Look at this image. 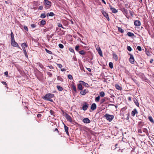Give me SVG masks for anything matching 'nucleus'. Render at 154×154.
<instances>
[{"label": "nucleus", "instance_id": "obj_51", "mask_svg": "<svg viewBox=\"0 0 154 154\" xmlns=\"http://www.w3.org/2000/svg\"><path fill=\"white\" fill-rule=\"evenodd\" d=\"M47 74L49 75L50 77H51L52 75V73L50 72H47Z\"/></svg>", "mask_w": 154, "mask_h": 154}, {"label": "nucleus", "instance_id": "obj_12", "mask_svg": "<svg viewBox=\"0 0 154 154\" xmlns=\"http://www.w3.org/2000/svg\"><path fill=\"white\" fill-rule=\"evenodd\" d=\"M11 44L14 47H18V44L15 41L13 42H11Z\"/></svg>", "mask_w": 154, "mask_h": 154}, {"label": "nucleus", "instance_id": "obj_42", "mask_svg": "<svg viewBox=\"0 0 154 154\" xmlns=\"http://www.w3.org/2000/svg\"><path fill=\"white\" fill-rule=\"evenodd\" d=\"M38 66L40 67L41 68H44V66H43L40 63H38Z\"/></svg>", "mask_w": 154, "mask_h": 154}, {"label": "nucleus", "instance_id": "obj_38", "mask_svg": "<svg viewBox=\"0 0 154 154\" xmlns=\"http://www.w3.org/2000/svg\"><path fill=\"white\" fill-rule=\"evenodd\" d=\"M24 54L26 57H28V55L27 54V52L26 50H23Z\"/></svg>", "mask_w": 154, "mask_h": 154}, {"label": "nucleus", "instance_id": "obj_24", "mask_svg": "<svg viewBox=\"0 0 154 154\" xmlns=\"http://www.w3.org/2000/svg\"><path fill=\"white\" fill-rule=\"evenodd\" d=\"M82 84H81L80 83L78 84V88L80 90H82Z\"/></svg>", "mask_w": 154, "mask_h": 154}, {"label": "nucleus", "instance_id": "obj_45", "mask_svg": "<svg viewBox=\"0 0 154 154\" xmlns=\"http://www.w3.org/2000/svg\"><path fill=\"white\" fill-rule=\"evenodd\" d=\"M69 51L72 53H74V49L72 48H69Z\"/></svg>", "mask_w": 154, "mask_h": 154}, {"label": "nucleus", "instance_id": "obj_8", "mask_svg": "<svg viewBox=\"0 0 154 154\" xmlns=\"http://www.w3.org/2000/svg\"><path fill=\"white\" fill-rule=\"evenodd\" d=\"M79 82L80 84L86 87H89V85L88 83H85L83 81H79Z\"/></svg>", "mask_w": 154, "mask_h": 154}, {"label": "nucleus", "instance_id": "obj_10", "mask_svg": "<svg viewBox=\"0 0 154 154\" xmlns=\"http://www.w3.org/2000/svg\"><path fill=\"white\" fill-rule=\"evenodd\" d=\"M138 113V112L137 110L136 109H134V110L132 111L131 115L132 116H134L135 114H137Z\"/></svg>", "mask_w": 154, "mask_h": 154}, {"label": "nucleus", "instance_id": "obj_1", "mask_svg": "<svg viewBox=\"0 0 154 154\" xmlns=\"http://www.w3.org/2000/svg\"><path fill=\"white\" fill-rule=\"evenodd\" d=\"M54 95L53 94H46L44 97V99L45 100L49 101L51 102H53V100L51 99V98H53L54 97Z\"/></svg>", "mask_w": 154, "mask_h": 154}, {"label": "nucleus", "instance_id": "obj_13", "mask_svg": "<svg viewBox=\"0 0 154 154\" xmlns=\"http://www.w3.org/2000/svg\"><path fill=\"white\" fill-rule=\"evenodd\" d=\"M88 90L85 89L84 90L81 91L80 92V94L82 95H84L88 93Z\"/></svg>", "mask_w": 154, "mask_h": 154}, {"label": "nucleus", "instance_id": "obj_23", "mask_svg": "<svg viewBox=\"0 0 154 154\" xmlns=\"http://www.w3.org/2000/svg\"><path fill=\"white\" fill-rule=\"evenodd\" d=\"M46 21L45 20H42L41 21V24H40V26H43L46 23Z\"/></svg>", "mask_w": 154, "mask_h": 154}, {"label": "nucleus", "instance_id": "obj_18", "mask_svg": "<svg viewBox=\"0 0 154 154\" xmlns=\"http://www.w3.org/2000/svg\"><path fill=\"white\" fill-rule=\"evenodd\" d=\"M115 86L116 88L118 90H121L122 89V87L118 84H116Z\"/></svg>", "mask_w": 154, "mask_h": 154}, {"label": "nucleus", "instance_id": "obj_33", "mask_svg": "<svg viewBox=\"0 0 154 154\" xmlns=\"http://www.w3.org/2000/svg\"><path fill=\"white\" fill-rule=\"evenodd\" d=\"M109 66L111 69H112L113 67V64L112 62H109Z\"/></svg>", "mask_w": 154, "mask_h": 154}, {"label": "nucleus", "instance_id": "obj_40", "mask_svg": "<svg viewBox=\"0 0 154 154\" xmlns=\"http://www.w3.org/2000/svg\"><path fill=\"white\" fill-rule=\"evenodd\" d=\"M59 47L60 48H63L64 47V46L63 45L61 44H59L58 45Z\"/></svg>", "mask_w": 154, "mask_h": 154}, {"label": "nucleus", "instance_id": "obj_44", "mask_svg": "<svg viewBox=\"0 0 154 154\" xmlns=\"http://www.w3.org/2000/svg\"><path fill=\"white\" fill-rule=\"evenodd\" d=\"M50 29L49 28H46V29H43V31H44V32H47L50 30Z\"/></svg>", "mask_w": 154, "mask_h": 154}, {"label": "nucleus", "instance_id": "obj_47", "mask_svg": "<svg viewBox=\"0 0 154 154\" xmlns=\"http://www.w3.org/2000/svg\"><path fill=\"white\" fill-rule=\"evenodd\" d=\"M137 50L139 51H141L142 50L140 46H138L137 47Z\"/></svg>", "mask_w": 154, "mask_h": 154}, {"label": "nucleus", "instance_id": "obj_49", "mask_svg": "<svg viewBox=\"0 0 154 154\" xmlns=\"http://www.w3.org/2000/svg\"><path fill=\"white\" fill-rule=\"evenodd\" d=\"M79 45H76L75 47V50L76 51H78L79 50Z\"/></svg>", "mask_w": 154, "mask_h": 154}, {"label": "nucleus", "instance_id": "obj_27", "mask_svg": "<svg viewBox=\"0 0 154 154\" xmlns=\"http://www.w3.org/2000/svg\"><path fill=\"white\" fill-rule=\"evenodd\" d=\"M100 97H103L105 95V94L103 91H101L100 93Z\"/></svg>", "mask_w": 154, "mask_h": 154}, {"label": "nucleus", "instance_id": "obj_37", "mask_svg": "<svg viewBox=\"0 0 154 154\" xmlns=\"http://www.w3.org/2000/svg\"><path fill=\"white\" fill-rule=\"evenodd\" d=\"M98 54H99L100 55V56H103V54H102V51L101 50H99V51H98Z\"/></svg>", "mask_w": 154, "mask_h": 154}, {"label": "nucleus", "instance_id": "obj_5", "mask_svg": "<svg viewBox=\"0 0 154 154\" xmlns=\"http://www.w3.org/2000/svg\"><path fill=\"white\" fill-rule=\"evenodd\" d=\"M130 58L129 60L130 62L132 64H134V59L133 55L132 54H130Z\"/></svg>", "mask_w": 154, "mask_h": 154}, {"label": "nucleus", "instance_id": "obj_63", "mask_svg": "<svg viewBox=\"0 0 154 154\" xmlns=\"http://www.w3.org/2000/svg\"><path fill=\"white\" fill-rule=\"evenodd\" d=\"M2 83L4 85H7V84L6 82H2Z\"/></svg>", "mask_w": 154, "mask_h": 154}, {"label": "nucleus", "instance_id": "obj_57", "mask_svg": "<svg viewBox=\"0 0 154 154\" xmlns=\"http://www.w3.org/2000/svg\"><path fill=\"white\" fill-rule=\"evenodd\" d=\"M50 112L51 114V115H53V113H54V112L53 111L51 110L50 111Z\"/></svg>", "mask_w": 154, "mask_h": 154}, {"label": "nucleus", "instance_id": "obj_25", "mask_svg": "<svg viewBox=\"0 0 154 154\" xmlns=\"http://www.w3.org/2000/svg\"><path fill=\"white\" fill-rule=\"evenodd\" d=\"M127 35L130 37H133L134 36V34L132 32H128L127 33Z\"/></svg>", "mask_w": 154, "mask_h": 154}, {"label": "nucleus", "instance_id": "obj_15", "mask_svg": "<svg viewBox=\"0 0 154 154\" xmlns=\"http://www.w3.org/2000/svg\"><path fill=\"white\" fill-rule=\"evenodd\" d=\"M97 107L95 103H93L91 106V109L92 110H94L96 109Z\"/></svg>", "mask_w": 154, "mask_h": 154}, {"label": "nucleus", "instance_id": "obj_14", "mask_svg": "<svg viewBox=\"0 0 154 154\" xmlns=\"http://www.w3.org/2000/svg\"><path fill=\"white\" fill-rule=\"evenodd\" d=\"M64 129L65 131V132L66 134L68 135H69V133L68 132V128L66 126L65 124L64 125Z\"/></svg>", "mask_w": 154, "mask_h": 154}, {"label": "nucleus", "instance_id": "obj_48", "mask_svg": "<svg viewBox=\"0 0 154 154\" xmlns=\"http://www.w3.org/2000/svg\"><path fill=\"white\" fill-rule=\"evenodd\" d=\"M57 65L60 68H61L62 67V65L60 64H57Z\"/></svg>", "mask_w": 154, "mask_h": 154}, {"label": "nucleus", "instance_id": "obj_64", "mask_svg": "<svg viewBox=\"0 0 154 154\" xmlns=\"http://www.w3.org/2000/svg\"><path fill=\"white\" fill-rule=\"evenodd\" d=\"M128 99L129 100V101H131V98L129 97L128 98Z\"/></svg>", "mask_w": 154, "mask_h": 154}, {"label": "nucleus", "instance_id": "obj_6", "mask_svg": "<svg viewBox=\"0 0 154 154\" xmlns=\"http://www.w3.org/2000/svg\"><path fill=\"white\" fill-rule=\"evenodd\" d=\"M101 12L102 14L103 15V16L106 18L108 20H109V17L108 14L106 13L103 10H102L101 11Z\"/></svg>", "mask_w": 154, "mask_h": 154}, {"label": "nucleus", "instance_id": "obj_11", "mask_svg": "<svg viewBox=\"0 0 154 154\" xmlns=\"http://www.w3.org/2000/svg\"><path fill=\"white\" fill-rule=\"evenodd\" d=\"M134 23L135 26H140L141 25L140 22L139 20H137L135 21Z\"/></svg>", "mask_w": 154, "mask_h": 154}, {"label": "nucleus", "instance_id": "obj_2", "mask_svg": "<svg viewBox=\"0 0 154 154\" xmlns=\"http://www.w3.org/2000/svg\"><path fill=\"white\" fill-rule=\"evenodd\" d=\"M107 120H109V122L111 121L114 118L113 115H111L108 114H106L104 116Z\"/></svg>", "mask_w": 154, "mask_h": 154}, {"label": "nucleus", "instance_id": "obj_36", "mask_svg": "<svg viewBox=\"0 0 154 154\" xmlns=\"http://www.w3.org/2000/svg\"><path fill=\"white\" fill-rule=\"evenodd\" d=\"M46 17V15L44 13L41 14L40 16V17L43 18H45Z\"/></svg>", "mask_w": 154, "mask_h": 154}, {"label": "nucleus", "instance_id": "obj_41", "mask_svg": "<svg viewBox=\"0 0 154 154\" xmlns=\"http://www.w3.org/2000/svg\"><path fill=\"white\" fill-rule=\"evenodd\" d=\"M127 49L129 51H131L132 50V48L130 46H128L127 47Z\"/></svg>", "mask_w": 154, "mask_h": 154}, {"label": "nucleus", "instance_id": "obj_26", "mask_svg": "<svg viewBox=\"0 0 154 154\" xmlns=\"http://www.w3.org/2000/svg\"><path fill=\"white\" fill-rule=\"evenodd\" d=\"M54 15V14L52 12H51L49 13V14H47V16H49L51 17H53Z\"/></svg>", "mask_w": 154, "mask_h": 154}, {"label": "nucleus", "instance_id": "obj_16", "mask_svg": "<svg viewBox=\"0 0 154 154\" xmlns=\"http://www.w3.org/2000/svg\"><path fill=\"white\" fill-rule=\"evenodd\" d=\"M11 42H13L15 41L14 35L13 34V33L12 31V30H11Z\"/></svg>", "mask_w": 154, "mask_h": 154}, {"label": "nucleus", "instance_id": "obj_60", "mask_svg": "<svg viewBox=\"0 0 154 154\" xmlns=\"http://www.w3.org/2000/svg\"><path fill=\"white\" fill-rule=\"evenodd\" d=\"M86 69L89 72H91V70L90 68H86Z\"/></svg>", "mask_w": 154, "mask_h": 154}, {"label": "nucleus", "instance_id": "obj_56", "mask_svg": "<svg viewBox=\"0 0 154 154\" xmlns=\"http://www.w3.org/2000/svg\"><path fill=\"white\" fill-rule=\"evenodd\" d=\"M24 29L27 31H28V28L26 26H25L24 27Z\"/></svg>", "mask_w": 154, "mask_h": 154}, {"label": "nucleus", "instance_id": "obj_28", "mask_svg": "<svg viewBox=\"0 0 154 154\" xmlns=\"http://www.w3.org/2000/svg\"><path fill=\"white\" fill-rule=\"evenodd\" d=\"M85 51L84 50H82L79 52V53L82 55H84L85 54Z\"/></svg>", "mask_w": 154, "mask_h": 154}, {"label": "nucleus", "instance_id": "obj_31", "mask_svg": "<svg viewBox=\"0 0 154 154\" xmlns=\"http://www.w3.org/2000/svg\"><path fill=\"white\" fill-rule=\"evenodd\" d=\"M100 96H98L95 98V100L96 102H98L100 100Z\"/></svg>", "mask_w": 154, "mask_h": 154}, {"label": "nucleus", "instance_id": "obj_35", "mask_svg": "<svg viewBox=\"0 0 154 154\" xmlns=\"http://www.w3.org/2000/svg\"><path fill=\"white\" fill-rule=\"evenodd\" d=\"M45 50L48 53V54H52V52L51 51H50L48 50V49H45Z\"/></svg>", "mask_w": 154, "mask_h": 154}, {"label": "nucleus", "instance_id": "obj_29", "mask_svg": "<svg viewBox=\"0 0 154 154\" xmlns=\"http://www.w3.org/2000/svg\"><path fill=\"white\" fill-rule=\"evenodd\" d=\"M148 119L152 123H154V121L152 118V117L151 116H149L148 117Z\"/></svg>", "mask_w": 154, "mask_h": 154}, {"label": "nucleus", "instance_id": "obj_19", "mask_svg": "<svg viewBox=\"0 0 154 154\" xmlns=\"http://www.w3.org/2000/svg\"><path fill=\"white\" fill-rule=\"evenodd\" d=\"M22 47L23 50H26L25 48L27 47V45L25 43H23L22 44Z\"/></svg>", "mask_w": 154, "mask_h": 154}, {"label": "nucleus", "instance_id": "obj_30", "mask_svg": "<svg viewBox=\"0 0 154 154\" xmlns=\"http://www.w3.org/2000/svg\"><path fill=\"white\" fill-rule=\"evenodd\" d=\"M143 131L148 136V131L147 129L145 128H143Z\"/></svg>", "mask_w": 154, "mask_h": 154}, {"label": "nucleus", "instance_id": "obj_46", "mask_svg": "<svg viewBox=\"0 0 154 154\" xmlns=\"http://www.w3.org/2000/svg\"><path fill=\"white\" fill-rule=\"evenodd\" d=\"M105 101V100L104 98H102L101 100L100 104H102Z\"/></svg>", "mask_w": 154, "mask_h": 154}, {"label": "nucleus", "instance_id": "obj_61", "mask_svg": "<svg viewBox=\"0 0 154 154\" xmlns=\"http://www.w3.org/2000/svg\"><path fill=\"white\" fill-rule=\"evenodd\" d=\"M37 116L38 117H41V114H38Z\"/></svg>", "mask_w": 154, "mask_h": 154}, {"label": "nucleus", "instance_id": "obj_58", "mask_svg": "<svg viewBox=\"0 0 154 154\" xmlns=\"http://www.w3.org/2000/svg\"><path fill=\"white\" fill-rule=\"evenodd\" d=\"M31 26L32 28H35V26L34 24H32L31 25Z\"/></svg>", "mask_w": 154, "mask_h": 154}, {"label": "nucleus", "instance_id": "obj_17", "mask_svg": "<svg viewBox=\"0 0 154 154\" xmlns=\"http://www.w3.org/2000/svg\"><path fill=\"white\" fill-rule=\"evenodd\" d=\"M110 8L113 13H116L117 12V11L114 8H112L111 6L110 7Z\"/></svg>", "mask_w": 154, "mask_h": 154}, {"label": "nucleus", "instance_id": "obj_21", "mask_svg": "<svg viewBox=\"0 0 154 154\" xmlns=\"http://www.w3.org/2000/svg\"><path fill=\"white\" fill-rule=\"evenodd\" d=\"M71 87L73 88L74 91L75 92H77V90L75 85L74 84L71 85Z\"/></svg>", "mask_w": 154, "mask_h": 154}, {"label": "nucleus", "instance_id": "obj_4", "mask_svg": "<svg viewBox=\"0 0 154 154\" xmlns=\"http://www.w3.org/2000/svg\"><path fill=\"white\" fill-rule=\"evenodd\" d=\"M65 118L66 119L70 122H72V120L71 117L68 114L66 113L65 114Z\"/></svg>", "mask_w": 154, "mask_h": 154}, {"label": "nucleus", "instance_id": "obj_53", "mask_svg": "<svg viewBox=\"0 0 154 154\" xmlns=\"http://www.w3.org/2000/svg\"><path fill=\"white\" fill-rule=\"evenodd\" d=\"M47 67H49L51 69H54L53 67L51 65L48 66H47Z\"/></svg>", "mask_w": 154, "mask_h": 154}, {"label": "nucleus", "instance_id": "obj_9", "mask_svg": "<svg viewBox=\"0 0 154 154\" xmlns=\"http://www.w3.org/2000/svg\"><path fill=\"white\" fill-rule=\"evenodd\" d=\"M83 122L85 123H89L91 122L90 120L87 118L84 119Z\"/></svg>", "mask_w": 154, "mask_h": 154}, {"label": "nucleus", "instance_id": "obj_52", "mask_svg": "<svg viewBox=\"0 0 154 154\" xmlns=\"http://www.w3.org/2000/svg\"><path fill=\"white\" fill-rule=\"evenodd\" d=\"M43 7L42 6H40L38 8V10H42V9H43Z\"/></svg>", "mask_w": 154, "mask_h": 154}, {"label": "nucleus", "instance_id": "obj_32", "mask_svg": "<svg viewBox=\"0 0 154 154\" xmlns=\"http://www.w3.org/2000/svg\"><path fill=\"white\" fill-rule=\"evenodd\" d=\"M118 30L121 33H123L124 32V30L122 29L121 27H118Z\"/></svg>", "mask_w": 154, "mask_h": 154}, {"label": "nucleus", "instance_id": "obj_43", "mask_svg": "<svg viewBox=\"0 0 154 154\" xmlns=\"http://www.w3.org/2000/svg\"><path fill=\"white\" fill-rule=\"evenodd\" d=\"M68 77L70 79H72L73 78L72 77V75L70 74H69L68 75Z\"/></svg>", "mask_w": 154, "mask_h": 154}, {"label": "nucleus", "instance_id": "obj_55", "mask_svg": "<svg viewBox=\"0 0 154 154\" xmlns=\"http://www.w3.org/2000/svg\"><path fill=\"white\" fill-rule=\"evenodd\" d=\"M4 74H5V75H6L7 77L8 76V71L5 72L4 73Z\"/></svg>", "mask_w": 154, "mask_h": 154}, {"label": "nucleus", "instance_id": "obj_22", "mask_svg": "<svg viewBox=\"0 0 154 154\" xmlns=\"http://www.w3.org/2000/svg\"><path fill=\"white\" fill-rule=\"evenodd\" d=\"M134 101L136 105L138 107H139V104L137 100L136 99H135L134 100Z\"/></svg>", "mask_w": 154, "mask_h": 154}, {"label": "nucleus", "instance_id": "obj_62", "mask_svg": "<svg viewBox=\"0 0 154 154\" xmlns=\"http://www.w3.org/2000/svg\"><path fill=\"white\" fill-rule=\"evenodd\" d=\"M61 70L62 71H66V69H61Z\"/></svg>", "mask_w": 154, "mask_h": 154}, {"label": "nucleus", "instance_id": "obj_54", "mask_svg": "<svg viewBox=\"0 0 154 154\" xmlns=\"http://www.w3.org/2000/svg\"><path fill=\"white\" fill-rule=\"evenodd\" d=\"M138 133H142V131L141 129H139L138 130Z\"/></svg>", "mask_w": 154, "mask_h": 154}, {"label": "nucleus", "instance_id": "obj_39", "mask_svg": "<svg viewBox=\"0 0 154 154\" xmlns=\"http://www.w3.org/2000/svg\"><path fill=\"white\" fill-rule=\"evenodd\" d=\"M57 79L58 80H60L61 81H63V80L62 78L60 76H58L57 77Z\"/></svg>", "mask_w": 154, "mask_h": 154}, {"label": "nucleus", "instance_id": "obj_50", "mask_svg": "<svg viewBox=\"0 0 154 154\" xmlns=\"http://www.w3.org/2000/svg\"><path fill=\"white\" fill-rule=\"evenodd\" d=\"M58 26L59 27H62L63 28H64L62 26V24L60 23H59L58 24Z\"/></svg>", "mask_w": 154, "mask_h": 154}, {"label": "nucleus", "instance_id": "obj_7", "mask_svg": "<svg viewBox=\"0 0 154 154\" xmlns=\"http://www.w3.org/2000/svg\"><path fill=\"white\" fill-rule=\"evenodd\" d=\"M88 104L87 103H84L83 104V106H82V109L84 111L86 110L88 108Z\"/></svg>", "mask_w": 154, "mask_h": 154}, {"label": "nucleus", "instance_id": "obj_3", "mask_svg": "<svg viewBox=\"0 0 154 154\" xmlns=\"http://www.w3.org/2000/svg\"><path fill=\"white\" fill-rule=\"evenodd\" d=\"M44 4L45 5H46V8L48 9L51 6V2L49 1L48 0H44Z\"/></svg>", "mask_w": 154, "mask_h": 154}, {"label": "nucleus", "instance_id": "obj_20", "mask_svg": "<svg viewBox=\"0 0 154 154\" xmlns=\"http://www.w3.org/2000/svg\"><path fill=\"white\" fill-rule=\"evenodd\" d=\"M113 57L116 61H117L118 60L117 55L115 53L113 54Z\"/></svg>", "mask_w": 154, "mask_h": 154}, {"label": "nucleus", "instance_id": "obj_34", "mask_svg": "<svg viewBox=\"0 0 154 154\" xmlns=\"http://www.w3.org/2000/svg\"><path fill=\"white\" fill-rule=\"evenodd\" d=\"M57 89L59 91H62L63 90V88L62 87L58 86H57Z\"/></svg>", "mask_w": 154, "mask_h": 154}, {"label": "nucleus", "instance_id": "obj_59", "mask_svg": "<svg viewBox=\"0 0 154 154\" xmlns=\"http://www.w3.org/2000/svg\"><path fill=\"white\" fill-rule=\"evenodd\" d=\"M96 49L97 51H99V50H101L100 47H98L97 48H96Z\"/></svg>", "mask_w": 154, "mask_h": 154}]
</instances>
